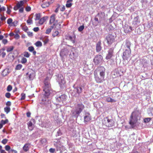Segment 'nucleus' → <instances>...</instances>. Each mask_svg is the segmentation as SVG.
Segmentation results:
<instances>
[{"label": "nucleus", "mask_w": 153, "mask_h": 153, "mask_svg": "<svg viewBox=\"0 0 153 153\" xmlns=\"http://www.w3.org/2000/svg\"><path fill=\"white\" fill-rule=\"evenodd\" d=\"M140 114L138 111L133 112L130 116L129 123L132 128L134 127L136 125L138 120H140Z\"/></svg>", "instance_id": "nucleus-1"}, {"label": "nucleus", "mask_w": 153, "mask_h": 153, "mask_svg": "<svg viewBox=\"0 0 153 153\" xmlns=\"http://www.w3.org/2000/svg\"><path fill=\"white\" fill-rule=\"evenodd\" d=\"M44 83L45 85L43 87V90L44 92V98L42 99V101L43 102L46 100L47 98L48 97L51 93V86L49 82L47 81L46 80H45L44 81Z\"/></svg>", "instance_id": "nucleus-2"}, {"label": "nucleus", "mask_w": 153, "mask_h": 153, "mask_svg": "<svg viewBox=\"0 0 153 153\" xmlns=\"http://www.w3.org/2000/svg\"><path fill=\"white\" fill-rule=\"evenodd\" d=\"M100 71V76L95 74V79L97 83H101L104 80L105 69L102 67H100L99 68Z\"/></svg>", "instance_id": "nucleus-3"}, {"label": "nucleus", "mask_w": 153, "mask_h": 153, "mask_svg": "<svg viewBox=\"0 0 153 153\" xmlns=\"http://www.w3.org/2000/svg\"><path fill=\"white\" fill-rule=\"evenodd\" d=\"M102 124L103 126L110 127L114 125V121L113 119L107 117L104 118L102 120Z\"/></svg>", "instance_id": "nucleus-4"}, {"label": "nucleus", "mask_w": 153, "mask_h": 153, "mask_svg": "<svg viewBox=\"0 0 153 153\" xmlns=\"http://www.w3.org/2000/svg\"><path fill=\"white\" fill-rule=\"evenodd\" d=\"M70 58L73 61H76V58L79 56L78 52L76 49L72 48L71 51L69 54Z\"/></svg>", "instance_id": "nucleus-5"}, {"label": "nucleus", "mask_w": 153, "mask_h": 153, "mask_svg": "<svg viewBox=\"0 0 153 153\" xmlns=\"http://www.w3.org/2000/svg\"><path fill=\"white\" fill-rule=\"evenodd\" d=\"M56 80L61 88H63L65 87V81L62 75L61 74L59 75Z\"/></svg>", "instance_id": "nucleus-6"}, {"label": "nucleus", "mask_w": 153, "mask_h": 153, "mask_svg": "<svg viewBox=\"0 0 153 153\" xmlns=\"http://www.w3.org/2000/svg\"><path fill=\"white\" fill-rule=\"evenodd\" d=\"M131 49L126 50L123 53L122 56V58L124 60H128L131 56Z\"/></svg>", "instance_id": "nucleus-7"}, {"label": "nucleus", "mask_w": 153, "mask_h": 153, "mask_svg": "<svg viewBox=\"0 0 153 153\" xmlns=\"http://www.w3.org/2000/svg\"><path fill=\"white\" fill-rule=\"evenodd\" d=\"M115 37L111 34H109L106 37V39L108 45H111L114 41Z\"/></svg>", "instance_id": "nucleus-8"}, {"label": "nucleus", "mask_w": 153, "mask_h": 153, "mask_svg": "<svg viewBox=\"0 0 153 153\" xmlns=\"http://www.w3.org/2000/svg\"><path fill=\"white\" fill-rule=\"evenodd\" d=\"M66 97L67 96L65 95L59 94H57L56 97V100L57 101L63 103V102L66 100Z\"/></svg>", "instance_id": "nucleus-9"}, {"label": "nucleus", "mask_w": 153, "mask_h": 153, "mask_svg": "<svg viewBox=\"0 0 153 153\" xmlns=\"http://www.w3.org/2000/svg\"><path fill=\"white\" fill-rule=\"evenodd\" d=\"M84 108V106L82 104L79 103L77 104L75 111L76 114L79 115L82 111Z\"/></svg>", "instance_id": "nucleus-10"}, {"label": "nucleus", "mask_w": 153, "mask_h": 153, "mask_svg": "<svg viewBox=\"0 0 153 153\" xmlns=\"http://www.w3.org/2000/svg\"><path fill=\"white\" fill-rule=\"evenodd\" d=\"M102 57L101 55H97L93 59L95 65H98L101 62L102 60Z\"/></svg>", "instance_id": "nucleus-11"}, {"label": "nucleus", "mask_w": 153, "mask_h": 153, "mask_svg": "<svg viewBox=\"0 0 153 153\" xmlns=\"http://www.w3.org/2000/svg\"><path fill=\"white\" fill-rule=\"evenodd\" d=\"M56 15L55 14H52L50 17V19L49 22L50 24H53V26L55 25L57 23V21H55Z\"/></svg>", "instance_id": "nucleus-12"}, {"label": "nucleus", "mask_w": 153, "mask_h": 153, "mask_svg": "<svg viewBox=\"0 0 153 153\" xmlns=\"http://www.w3.org/2000/svg\"><path fill=\"white\" fill-rule=\"evenodd\" d=\"M114 48H110L108 51V54L106 57V59H111L113 56Z\"/></svg>", "instance_id": "nucleus-13"}, {"label": "nucleus", "mask_w": 153, "mask_h": 153, "mask_svg": "<svg viewBox=\"0 0 153 153\" xmlns=\"http://www.w3.org/2000/svg\"><path fill=\"white\" fill-rule=\"evenodd\" d=\"M101 42L100 41H98L96 45V50L97 52H99L102 49V47L101 46Z\"/></svg>", "instance_id": "nucleus-14"}, {"label": "nucleus", "mask_w": 153, "mask_h": 153, "mask_svg": "<svg viewBox=\"0 0 153 153\" xmlns=\"http://www.w3.org/2000/svg\"><path fill=\"white\" fill-rule=\"evenodd\" d=\"M26 75H28V79L30 80H32L33 79L35 76V74L34 72H33L31 73L28 72L27 73Z\"/></svg>", "instance_id": "nucleus-15"}, {"label": "nucleus", "mask_w": 153, "mask_h": 153, "mask_svg": "<svg viewBox=\"0 0 153 153\" xmlns=\"http://www.w3.org/2000/svg\"><path fill=\"white\" fill-rule=\"evenodd\" d=\"M124 29L125 32L126 33H128L133 30L131 27L128 25L125 26Z\"/></svg>", "instance_id": "nucleus-16"}, {"label": "nucleus", "mask_w": 153, "mask_h": 153, "mask_svg": "<svg viewBox=\"0 0 153 153\" xmlns=\"http://www.w3.org/2000/svg\"><path fill=\"white\" fill-rule=\"evenodd\" d=\"M48 17L46 16H44L43 17L40 18L39 20V24L40 25H42L44 22L47 19Z\"/></svg>", "instance_id": "nucleus-17"}, {"label": "nucleus", "mask_w": 153, "mask_h": 153, "mask_svg": "<svg viewBox=\"0 0 153 153\" xmlns=\"http://www.w3.org/2000/svg\"><path fill=\"white\" fill-rule=\"evenodd\" d=\"M84 121L86 122H88L91 120V116L89 113H87L85 114L84 117Z\"/></svg>", "instance_id": "nucleus-18"}, {"label": "nucleus", "mask_w": 153, "mask_h": 153, "mask_svg": "<svg viewBox=\"0 0 153 153\" xmlns=\"http://www.w3.org/2000/svg\"><path fill=\"white\" fill-rule=\"evenodd\" d=\"M27 124L28 125V127L30 131L32 130L34 126L32 122L30 121Z\"/></svg>", "instance_id": "nucleus-19"}, {"label": "nucleus", "mask_w": 153, "mask_h": 153, "mask_svg": "<svg viewBox=\"0 0 153 153\" xmlns=\"http://www.w3.org/2000/svg\"><path fill=\"white\" fill-rule=\"evenodd\" d=\"M73 0H68L66 2V7L67 8L70 7L72 5V3L71 2L73 1Z\"/></svg>", "instance_id": "nucleus-20"}, {"label": "nucleus", "mask_w": 153, "mask_h": 153, "mask_svg": "<svg viewBox=\"0 0 153 153\" xmlns=\"http://www.w3.org/2000/svg\"><path fill=\"white\" fill-rule=\"evenodd\" d=\"M50 4L49 1L43 3L41 5L42 7L43 8H46L48 7Z\"/></svg>", "instance_id": "nucleus-21"}, {"label": "nucleus", "mask_w": 153, "mask_h": 153, "mask_svg": "<svg viewBox=\"0 0 153 153\" xmlns=\"http://www.w3.org/2000/svg\"><path fill=\"white\" fill-rule=\"evenodd\" d=\"M131 43L130 41L128 40H126V42L125 46L126 48H128L127 50L131 49L130 47L131 45Z\"/></svg>", "instance_id": "nucleus-22"}, {"label": "nucleus", "mask_w": 153, "mask_h": 153, "mask_svg": "<svg viewBox=\"0 0 153 153\" xmlns=\"http://www.w3.org/2000/svg\"><path fill=\"white\" fill-rule=\"evenodd\" d=\"M4 48L0 49V56H1L2 58H4L6 55V53L4 52Z\"/></svg>", "instance_id": "nucleus-23"}, {"label": "nucleus", "mask_w": 153, "mask_h": 153, "mask_svg": "<svg viewBox=\"0 0 153 153\" xmlns=\"http://www.w3.org/2000/svg\"><path fill=\"white\" fill-rule=\"evenodd\" d=\"M24 1H19L16 4V6L20 8L24 4Z\"/></svg>", "instance_id": "nucleus-24"}, {"label": "nucleus", "mask_w": 153, "mask_h": 153, "mask_svg": "<svg viewBox=\"0 0 153 153\" xmlns=\"http://www.w3.org/2000/svg\"><path fill=\"white\" fill-rule=\"evenodd\" d=\"M78 94H81L82 91V88L81 87H77L75 88Z\"/></svg>", "instance_id": "nucleus-25"}, {"label": "nucleus", "mask_w": 153, "mask_h": 153, "mask_svg": "<svg viewBox=\"0 0 153 153\" xmlns=\"http://www.w3.org/2000/svg\"><path fill=\"white\" fill-rule=\"evenodd\" d=\"M140 23V21L137 18H135L133 22V24L134 25H135L137 27Z\"/></svg>", "instance_id": "nucleus-26"}, {"label": "nucleus", "mask_w": 153, "mask_h": 153, "mask_svg": "<svg viewBox=\"0 0 153 153\" xmlns=\"http://www.w3.org/2000/svg\"><path fill=\"white\" fill-rule=\"evenodd\" d=\"M29 144L28 143L25 144L23 147V150L25 152H27L29 149Z\"/></svg>", "instance_id": "nucleus-27"}, {"label": "nucleus", "mask_w": 153, "mask_h": 153, "mask_svg": "<svg viewBox=\"0 0 153 153\" xmlns=\"http://www.w3.org/2000/svg\"><path fill=\"white\" fill-rule=\"evenodd\" d=\"M68 39L71 41L72 43H74L75 42V36H69L68 37Z\"/></svg>", "instance_id": "nucleus-28"}, {"label": "nucleus", "mask_w": 153, "mask_h": 153, "mask_svg": "<svg viewBox=\"0 0 153 153\" xmlns=\"http://www.w3.org/2000/svg\"><path fill=\"white\" fill-rule=\"evenodd\" d=\"M8 70L7 69H6L4 70L2 73V75L3 76H5L7 75L8 74L9 72H8Z\"/></svg>", "instance_id": "nucleus-29"}, {"label": "nucleus", "mask_w": 153, "mask_h": 153, "mask_svg": "<svg viewBox=\"0 0 153 153\" xmlns=\"http://www.w3.org/2000/svg\"><path fill=\"white\" fill-rule=\"evenodd\" d=\"M106 100L108 102H114L116 101L115 100L111 98L110 97H108L106 98Z\"/></svg>", "instance_id": "nucleus-30"}, {"label": "nucleus", "mask_w": 153, "mask_h": 153, "mask_svg": "<svg viewBox=\"0 0 153 153\" xmlns=\"http://www.w3.org/2000/svg\"><path fill=\"white\" fill-rule=\"evenodd\" d=\"M53 26H52L50 28L47 29L45 33L47 34H49L51 32V30L53 29Z\"/></svg>", "instance_id": "nucleus-31"}, {"label": "nucleus", "mask_w": 153, "mask_h": 153, "mask_svg": "<svg viewBox=\"0 0 153 153\" xmlns=\"http://www.w3.org/2000/svg\"><path fill=\"white\" fill-rule=\"evenodd\" d=\"M35 21L39 20L40 19L41 15L40 13L36 14L35 15Z\"/></svg>", "instance_id": "nucleus-32"}, {"label": "nucleus", "mask_w": 153, "mask_h": 153, "mask_svg": "<svg viewBox=\"0 0 153 153\" xmlns=\"http://www.w3.org/2000/svg\"><path fill=\"white\" fill-rule=\"evenodd\" d=\"M4 111L8 114L10 111V109L9 106H6L4 108Z\"/></svg>", "instance_id": "nucleus-33"}, {"label": "nucleus", "mask_w": 153, "mask_h": 153, "mask_svg": "<svg viewBox=\"0 0 153 153\" xmlns=\"http://www.w3.org/2000/svg\"><path fill=\"white\" fill-rule=\"evenodd\" d=\"M35 45L37 47H41L42 44L40 41H38L35 43Z\"/></svg>", "instance_id": "nucleus-34"}, {"label": "nucleus", "mask_w": 153, "mask_h": 153, "mask_svg": "<svg viewBox=\"0 0 153 153\" xmlns=\"http://www.w3.org/2000/svg\"><path fill=\"white\" fill-rule=\"evenodd\" d=\"M151 120V118L150 117L146 118L143 119V121L144 123H146L149 122Z\"/></svg>", "instance_id": "nucleus-35"}, {"label": "nucleus", "mask_w": 153, "mask_h": 153, "mask_svg": "<svg viewBox=\"0 0 153 153\" xmlns=\"http://www.w3.org/2000/svg\"><path fill=\"white\" fill-rule=\"evenodd\" d=\"M23 55L24 57L26 58H29L30 56V54L27 51H25Z\"/></svg>", "instance_id": "nucleus-36"}, {"label": "nucleus", "mask_w": 153, "mask_h": 153, "mask_svg": "<svg viewBox=\"0 0 153 153\" xmlns=\"http://www.w3.org/2000/svg\"><path fill=\"white\" fill-rule=\"evenodd\" d=\"M49 39L48 38V37H46L43 40V41L44 42V44H46L49 42Z\"/></svg>", "instance_id": "nucleus-37"}, {"label": "nucleus", "mask_w": 153, "mask_h": 153, "mask_svg": "<svg viewBox=\"0 0 153 153\" xmlns=\"http://www.w3.org/2000/svg\"><path fill=\"white\" fill-rule=\"evenodd\" d=\"M14 48L13 46H10L7 49V51L8 52H11L13 50Z\"/></svg>", "instance_id": "nucleus-38"}, {"label": "nucleus", "mask_w": 153, "mask_h": 153, "mask_svg": "<svg viewBox=\"0 0 153 153\" xmlns=\"http://www.w3.org/2000/svg\"><path fill=\"white\" fill-rule=\"evenodd\" d=\"M18 22L17 21L15 20L12 22V24L10 26L15 27L18 25Z\"/></svg>", "instance_id": "nucleus-39"}, {"label": "nucleus", "mask_w": 153, "mask_h": 153, "mask_svg": "<svg viewBox=\"0 0 153 153\" xmlns=\"http://www.w3.org/2000/svg\"><path fill=\"white\" fill-rule=\"evenodd\" d=\"M59 34V32L57 30H55V31H53V33L52 34V36L53 37H55L56 36L58 35Z\"/></svg>", "instance_id": "nucleus-40"}, {"label": "nucleus", "mask_w": 153, "mask_h": 153, "mask_svg": "<svg viewBox=\"0 0 153 153\" xmlns=\"http://www.w3.org/2000/svg\"><path fill=\"white\" fill-rule=\"evenodd\" d=\"M22 65L20 64H18L16 66L15 69L16 70H19L22 68Z\"/></svg>", "instance_id": "nucleus-41"}, {"label": "nucleus", "mask_w": 153, "mask_h": 153, "mask_svg": "<svg viewBox=\"0 0 153 153\" xmlns=\"http://www.w3.org/2000/svg\"><path fill=\"white\" fill-rule=\"evenodd\" d=\"M27 62V59L25 57L22 58L21 61V62L22 64H25Z\"/></svg>", "instance_id": "nucleus-42"}, {"label": "nucleus", "mask_w": 153, "mask_h": 153, "mask_svg": "<svg viewBox=\"0 0 153 153\" xmlns=\"http://www.w3.org/2000/svg\"><path fill=\"white\" fill-rule=\"evenodd\" d=\"M12 22L13 19L11 18L8 19L7 21V23L10 26H11V25L12 24Z\"/></svg>", "instance_id": "nucleus-43"}, {"label": "nucleus", "mask_w": 153, "mask_h": 153, "mask_svg": "<svg viewBox=\"0 0 153 153\" xmlns=\"http://www.w3.org/2000/svg\"><path fill=\"white\" fill-rule=\"evenodd\" d=\"M28 50L30 52H32L34 50V48L33 46H31L28 48Z\"/></svg>", "instance_id": "nucleus-44"}, {"label": "nucleus", "mask_w": 153, "mask_h": 153, "mask_svg": "<svg viewBox=\"0 0 153 153\" xmlns=\"http://www.w3.org/2000/svg\"><path fill=\"white\" fill-rule=\"evenodd\" d=\"M84 28V25L80 26L78 28V31H82Z\"/></svg>", "instance_id": "nucleus-45"}, {"label": "nucleus", "mask_w": 153, "mask_h": 153, "mask_svg": "<svg viewBox=\"0 0 153 153\" xmlns=\"http://www.w3.org/2000/svg\"><path fill=\"white\" fill-rule=\"evenodd\" d=\"M8 120L7 119L5 120H2L1 121V123L3 125H4L7 123L8 122Z\"/></svg>", "instance_id": "nucleus-46"}, {"label": "nucleus", "mask_w": 153, "mask_h": 153, "mask_svg": "<svg viewBox=\"0 0 153 153\" xmlns=\"http://www.w3.org/2000/svg\"><path fill=\"white\" fill-rule=\"evenodd\" d=\"M21 100H24L25 97V94L24 93H22L21 94Z\"/></svg>", "instance_id": "nucleus-47"}, {"label": "nucleus", "mask_w": 153, "mask_h": 153, "mask_svg": "<svg viewBox=\"0 0 153 153\" xmlns=\"http://www.w3.org/2000/svg\"><path fill=\"white\" fill-rule=\"evenodd\" d=\"M12 87L11 85H9L8 86L7 88V91H10L12 89Z\"/></svg>", "instance_id": "nucleus-48"}, {"label": "nucleus", "mask_w": 153, "mask_h": 153, "mask_svg": "<svg viewBox=\"0 0 153 153\" xmlns=\"http://www.w3.org/2000/svg\"><path fill=\"white\" fill-rule=\"evenodd\" d=\"M25 10L26 11L29 12L31 10V8L29 6H27L25 7Z\"/></svg>", "instance_id": "nucleus-49"}, {"label": "nucleus", "mask_w": 153, "mask_h": 153, "mask_svg": "<svg viewBox=\"0 0 153 153\" xmlns=\"http://www.w3.org/2000/svg\"><path fill=\"white\" fill-rule=\"evenodd\" d=\"M27 23L30 25L33 23L32 20L29 18V19L27 20Z\"/></svg>", "instance_id": "nucleus-50"}, {"label": "nucleus", "mask_w": 153, "mask_h": 153, "mask_svg": "<svg viewBox=\"0 0 153 153\" xmlns=\"http://www.w3.org/2000/svg\"><path fill=\"white\" fill-rule=\"evenodd\" d=\"M20 36L18 33H16L14 35V38L16 39H18L20 38Z\"/></svg>", "instance_id": "nucleus-51"}, {"label": "nucleus", "mask_w": 153, "mask_h": 153, "mask_svg": "<svg viewBox=\"0 0 153 153\" xmlns=\"http://www.w3.org/2000/svg\"><path fill=\"white\" fill-rule=\"evenodd\" d=\"M7 140L6 139H4L3 140L1 141V143L4 144H5L7 142Z\"/></svg>", "instance_id": "nucleus-52"}, {"label": "nucleus", "mask_w": 153, "mask_h": 153, "mask_svg": "<svg viewBox=\"0 0 153 153\" xmlns=\"http://www.w3.org/2000/svg\"><path fill=\"white\" fill-rule=\"evenodd\" d=\"M5 149L7 151H9L10 149V147L9 145H6L5 147Z\"/></svg>", "instance_id": "nucleus-53"}, {"label": "nucleus", "mask_w": 153, "mask_h": 153, "mask_svg": "<svg viewBox=\"0 0 153 153\" xmlns=\"http://www.w3.org/2000/svg\"><path fill=\"white\" fill-rule=\"evenodd\" d=\"M5 96L7 98H9L10 97L11 94L10 93H6Z\"/></svg>", "instance_id": "nucleus-54"}, {"label": "nucleus", "mask_w": 153, "mask_h": 153, "mask_svg": "<svg viewBox=\"0 0 153 153\" xmlns=\"http://www.w3.org/2000/svg\"><path fill=\"white\" fill-rule=\"evenodd\" d=\"M2 43L4 45L6 44L8 42L7 40V39H3L2 41Z\"/></svg>", "instance_id": "nucleus-55"}, {"label": "nucleus", "mask_w": 153, "mask_h": 153, "mask_svg": "<svg viewBox=\"0 0 153 153\" xmlns=\"http://www.w3.org/2000/svg\"><path fill=\"white\" fill-rule=\"evenodd\" d=\"M11 12V10L9 9L8 7H7V10L6 11V13L7 14H10Z\"/></svg>", "instance_id": "nucleus-56"}, {"label": "nucleus", "mask_w": 153, "mask_h": 153, "mask_svg": "<svg viewBox=\"0 0 153 153\" xmlns=\"http://www.w3.org/2000/svg\"><path fill=\"white\" fill-rule=\"evenodd\" d=\"M0 15L1 16V19L2 21L5 20L6 19V17L5 16H2L1 14Z\"/></svg>", "instance_id": "nucleus-57"}, {"label": "nucleus", "mask_w": 153, "mask_h": 153, "mask_svg": "<svg viewBox=\"0 0 153 153\" xmlns=\"http://www.w3.org/2000/svg\"><path fill=\"white\" fill-rule=\"evenodd\" d=\"M55 151V149H54L51 148L49 149V151L50 152L53 153Z\"/></svg>", "instance_id": "nucleus-58"}, {"label": "nucleus", "mask_w": 153, "mask_h": 153, "mask_svg": "<svg viewBox=\"0 0 153 153\" xmlns=\"http://www.w3.org/2000/svg\"><path fill=\"white\" fill-rule=\"evenodd\" d=\"M39 29L38 27H34L33 28V30L35 32H37L39 30Z\"/></svg>", "instance_id": "nucleus-59"}, {"label": "nucleus", "mask_w": 153, "mask_h": 153, "mask_svg": "<svg viewBox=\"0 0 153 153\" xmlns=\"http://www.w3.org/2000/svg\"><path fill=\"white\" fill-rule=\"evenodd\" d=\"M1 10V11H5L6 10V8L5 7L3 6L0 7Z\"/></svg>", "instance_id": "nucleus-60"}, {"label": "nucleus", "mask_w": 153, "mask_h": 153, "mask_svg": "<svg viewBox=\"0 0 153 153\" xmlns=\"http://www.w3.org/2000/svg\"><path fill=\"white\" fill-rule=\"evenodd\" d=\"M24 10V8L22 7H21L19 9V12L21 13H22L23 12Z\"/></svg>", "instance_id": "nucleus-61"}, {"label": "nucleus", "mask_w": 153, "mask_h": 153, "mask_svg": "<svg viewBox=\"0 0 153 153\" xmlns=\"http://www.w3.org/2000/svg\"><path fill=\"white\" fill-rule=\"evenodd\" d=\"M11 105V102L9 101H7L6 103V105L7 106H10Z\"/></svg>", "instance_id": "nucleus-62"}, {"label": "nucleus", "mask_w": 153, "mask_h": 153, "mask_svg": "<svg viewBox=\"0 0 153 153\" xmlns=\"http://www.w3.org/2000/svg\"><path fill=\"white\" fill-rule=\"evenodd\" d=\"M28 35L29 36H33V33L32 32H29L27 33Z\"/></svg>", "instance_id": "nucleus-63"}, {"label": "nucleus", "mask_w": 153, "mask_h": 153, "mask_svg": "<svg viewBox=\"0 0 153 153\" xmlns=\"http://www.w3.org/2000/svg\"><path fill=\"white\" fill-rule=\"evenodd\" d=\"M31 115V113L30 112H28L27 113V116L28 117H30Z\"/></svg>", "instance_id": "nucleus-64"}]
</instances>
